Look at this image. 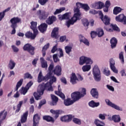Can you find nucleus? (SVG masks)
<instances>
[{
  "instance_id": "f257e3e1",
  "label": "nucleus",
  "mask_w": 126,
  "mask_h": 126,
  "mask_svg": "<svg viewBox=\"0 0 126 126\" xmlns=\"http://www.w3.org/2000/svg\"><path fill=\"white\" fill-rule=\"evenodd\" d=\"M53 74H50V76L49 77H47V75L43 77V75L42 74V71H40L38 76V82H41V81H48L49 79L50 80V82H47L45 86H44L43 85H40L38 87L37 92H34L33 94V96L35 99V100H41L42 99V95L44 94V91L45 90L47 91H54V89H53V87L52 86V84L54 83V82H56L57 81V78L54 76H52Z\"/></svg>"
},
{
  "instance_id": "f03ea898",
  "label": "nucleus",
  "mask_w": 126,
  "mask_h": 126,
  "mask_svg": "<svg viewBox=\"0 0 126 126\" xmlns=\"http://www.w3.org/2000/svg\"><path fill=\"white\" fill-rule=\"evenodd\" d=\"M83 4L80 2L76 3L77 7L74 9V14L73 16L70 20L67 21L65 23V25L68 28H69L71 25H73L77 20H80V19H81V13H80L79 8L82 7Z\"/></svg>"
},
{
  "instance_id": "7ed1b4c3",
  "label": "nucleus",
  "mask_w": 126,
  "mask_h": 126,
  "mask_svg": "<svg viewBox=\"0 0 126 126\" xmlns=\"http://www.w3.org/2000/svg\"><path fill=\"white\" fill-rule=\"evenodd\" d=\"M85 95H86V89L83 88L81 93L79 92H75L72 93L71 96L74 102H76V101H78L81 97H84Z\"/></svg>"
},
{
  "instance_id": "20e7f679",
  "label": "nucleus",
  "mask_w": 126,
  "mask_h": 126,
  "mask_svg": "<svg viewBox=\"0 0 126 126\" xmlns=\"http://www.w3.org/2000/svg\"><path fill=\"white\" fill-rule=\"evenodd\" d=\"M36 15L40 20H46L50 15V13L45 10H38L36 12Z\"/></svg>"
},
{
  "instance_id": "39448f33",
  "label": "nucleus",
  "mask_w": 126,
  "mask_h": 126,
  "mask_svg": "<svg viewBox=\"0 0 126 126\" xmlns=\"http://www.w3.org/2000/svg\"><path fill=\"white\" fill-rule=\"evenodd\" d=\"M94 77L95 81H100L101 80V73L98 66L95 65L93 68Z\"/></svg>"
},
{
  "instance_id": "423d86ee",
  "label": "nucleus",
  "mask_w": 126,
  "mask_h": 126,
  "mask_svg": "<svg viewBox=\"0 0 126 126\" xmlns=\"http://www.w3.org/2000/svg\"><path fill=\"white\" fill-rule=\"evenodd\" d=\"M84 63H86V64H92L93 63V61L90 58L82 56L80 58L79 65H83Z\"/></svg>"
},
{
  "instance_id": "0eeeda50",
  "label": "nucleus",
  "mask_w": 126,
  "mask_h": 126,
  "mask_svg": "<svg viewBox=\"0 0 126 126\" xmlns=\"http://www.w3.org/2000/svg\"><path fill=\"white\" fill-rule=\"evenodd\" d=\"M105 102L106 103L107 105H108V106H110V107H111V108L117 110V111L123 112V108L121 107V106H119V105L115 103H113L110 101V100L108 99H105Z\"/></svg>"
},
{
  "instance_id": "6e6552de",
  "label": "nucleus",
  "mask_w": 126,
  "mask_h": 126,
  "mask_svg": "<svg viewBox=\"0 0 126 126\" xmlns=\"http://www.w3.org/2000/svg\"><path fill=\"white\" fill-rule=\"evenodd\" d=\"M23 50L24 51H28V52L32 56L34 54V51L35 50V48L30 44H26L23 47Z\"/></svg>"
},
{
  "instance_id": "1a4fd4ad",
  "label": "nucleus",
  "mask_w": 126,
  "mask_h": 126,
  "mask_svg": "<svg viewBox=\"0 0 126 126\" xmlns=\"http://www.w3.org/2000/svg\"><path fill=\"white\" fill-rule=\"evenodd\" d=\"M11 26L12 27H17V24L21 22V19L17 17H13L10 20Z\"/></svg>"
},
{
  "instance_id": "9d476101",
  "label": "nucleus",
  "mask_w": 126,
  "mask_h": 126,
  "mask_svg": "<svg viewBox=\"0 0 126 126\" xmlns=\"http://www.w3.org/2000/svg\"><path fill=\"white\" fill-rule=\"evenodd\" d=\"M115 20L117 22H121L123 24H126V16L124 14H121L116 16Z\"/></svg>"
},
{
  "instance_id": "9b49d317",
  "label": "nucleus",
  "mask_w": 126,
  "mask_h": 126,
  "mask_svg": "<svg viewBox=\"0 0 126 126\" xmlns=\"http://www.w3.org/2000/svg\"><path fill=\"white\" fill-rule=\"evenodd\" d=\"M100 15L101 19L105 25H109V24H110V21H111L110 17L107 15H105L104 17V15L102 13V12H100Z\"/></svg>"
},
{
  "instance_id": "f8f14e48",
  "label": "nucleus",
  "mask_w": 126,
  "mask_h": 126,
  "mask_svg": "<svg viewBox=\"0 0 126 126\" xmlns=\"http://www.w3.org/2000/svg\"><path fill=\"white\" fill-rule=\"evenodd\" d=\"M115 60L114 59H111L110 60V67L111 69L115 73H118V69L116 68V66H115Z\"/></svg>"
},
{
  "instance_id": "ddd939ff",
  "label": "nucleus",
  "mask_w": 126,
  "mask_h": 126,
  "mask_svg": "<svg viewBox=\"0 0 126 126\" xmlns=\"http://www.w3.org/2000/svg\"><path fill=\"white\" fill-rule=\"evenodd\" d=\"M53 72L54 74H56L57 76L62 75V67L59 65H57L53 70Z\"/></svg>"
},
{
  "instance_id": "4468645a",
  "label": "nucleus",
  "mask_w": 126,
  "mask_h": 126,
  "mask_svg": "<svg viewBox=\"0 0 126 126\" xmlns=\"http://www.w3.org/2000/svg\"><path fill=\"white\" fill-rule=\"evenodd\" d=\"M110 26L113 29H106V27L104 28L106 31H108V32H113V31H117V32H120V29L119 27H118V26H117V25L111 24Z\"/></svg>"
},
{
  "instance_id": "2eb2a0df",
  "label": "nucleus",
  "mask_w": 126,
  "mask_h": 126,
  "mask_svg": "<svg viewBox=\"0 0 126 126\" xmlns=\"http://www.w3.org/2000/svg\"><path fill=\"white\" fill-rule=\"evenodd\" d=\"M57 20V17L54 15L49 16L46 20V23L48 25H52Z\"/></svg>"
},
{
  "instance_id": "dca6fc26",
  "label": "nucleus",
  "mask_w": 126,
  "mask_h": 126,
  "mask_svg": "<svg viewBox=\"0 0 126 126\" xmlns=\"http://www.w3.org/2000/svg\"><path fill=\"white\" fill-rule=\"evenodd\" d=\"M51 36L52 38H56V39H58L60 35H59V28H55L52 32L51 33Z\"/></svg>"
},
{
  "instance_id": "f3484780",
  "label": "nucleus",
  "mask_w": 126,
  "mask_h": 126,
  "mask_svg": "<svg viewBox=\"0 0 126 126\" xmlns=\"http://www.w3.org/2000/svg\"><path fill=\"white\" fill-rule=\"evenodd\" d=\"M25 36L27 38L29 39H32V40H34L35 38H36V36L38 35V33H35L33 32V34L32 32H28L27 33H25Z\"/></svg>"
},
{
  "instance_id": "a211bd4d",
  "label": "nucleus",
  "mask_w": 126,
  "mask_h": 126,
  "mask_svg": "<svg viewBox=\"0 0 126 126\" xmlns=\"http://www.w3.org/2000/svg\"><path fill=\"white\" fill-rule=\"evenodd\" d=\"M72 120V115H66L64 116L61 118L62 122H64L65 123H68Z\"/></svg>"
},
{
  "instance_id": "6ab92c4d",
  "label": "nucleus",
  "mask_w": 126,
  "mask_h": 126,
  "mask_svg": "<svg viewBox=\"0 0 126 126\" xmlns=\"http://www.w3.org/2000/svg\"><path fill=\"white\" fill-rule=\"evenodd\" d=\"M47 28H48V25L46 23L41 24L39 27L38 29L41 33H44L47 31Z\"/></svg>"
},
{
  "instance_id": "aec40b11",
  "label": "nucleus",
  "mask_w": 126,
  "mask_h": 126,
  "mask_svg": "<svg viewBox=\"0 0 126 126\" xmlns=\"http://www.w3.org/2000/svg\"><path fill=\"white\" fill-rule=\"evenodd\" d=\"M31 24V28L32 29V30H33V33H34V34H38V30H37V22H32Z\"/></svg>"
},
{
  "instance_id": "412c9836",
  "label": "nucleus",
  "mask_w": 126,
  "mask_h": 126,
  "mask_svg": "<svg viewBox=\"0 0 126 126\" xmlns=\"http://www.w3.org/2000/svg\"><path fill=\"white\" fill-rule=\"evenodd\" d=\"M79 37L81 43H83L86 46H89V45H90V43H89L88 40H87V39H86L83 35H80Z\"/></svg>"
},
{
  "instance_id": "4be33fe9",
  "label": "nucleus",
  "mask_w": 126,
  "mask_h": 126,
  "mask_svg": "<svg viewBox=\"0 0 126 126\" xmlns=\"http://www.w3.org/2000/svg\"><path fill=\"white\" fill-rule=\"evenodd\" d=\"M54 66L55 65H54V63H51L48 67L49 72L46 75V77L50 78V77L51 76V74H53V72H54V70H53V69H54Z\"/></svg>"
},
{
  "instance_id": "5701e85b",
  "label": "nucleus",
  "mask_w": 126,
  "mask_h": 126,
  "mask_svg": "<svg viewBox=\"0 0 126 126\" xmlns=\"http://www.w3.org/2000/svg\"><path fill=\"white\" fill-rule=\"evenodd\" d=\"M91 94L95 99H98L99 97V93L96 89H92L91 91Z\"/></svg>"
},
{
  "instance_id": "b1692460",
  "label": "nucleus",
  "mask_w": 126,
  "mask_h": 126,
  "mask_svg": "<svg viewBox=\"0 0 126 126\" xmlns=\"http://www.w3.org/2000/svg\"><path fill=\"white\" fill-rule=\"evenodd\" d=\"M55 94H56V95H58V96H60V97H61V98H62L63 99H65V98L64 94H63L61 90L60 85L58 86V91H55Z\"/></svg>"
},
{
  "instance_id": "393cba45",
  "label": "nucleus",
  "mask_w": 126,
  "mask_h": 126,
  "mask_svg": "<svg viewBox=\"0 0 126 126\" xmlns=\"http://www.w3.org/2000/svg\"><path fill=\"white\" fill-rule=\"evenodd\" d=\"M78 80V78L76 77L75 73H72L70 77V82L72 84H76Z\"/></svg>"
},
{
  "instance_id": "a878e982",
  "label": "nucleus",
  "mask_w": 126,
  "mask_h": 126,
  "mask_svg": "<svg viewBox=\"0 0 126 126\" xmlns=\"http://www.w3.org/2000/svg\"><path fill=\"white\" fill-rule=\"evenodd\" d=\"M118 43V40L117 38L113 37L110 40V44L112 49H115L117 47V44Z\"/></svg>"
},
{
  "instance_id": "bb28decb",
  "label": "nucleus",
  "mask_w": 126,
  "mask_h": 126,
  "mask_svg": "<svg viewBox=\"0 0 126 126\" xmlns=\"http://www.w3.org/2000/svg\"><path fill=\"white\" fill-rule=\"evenodd\" d=\"M100 105V102H95L94 100H92L89 102V106L91 108H95L99 107Z\"/></svg>"
},
{
  "instance_id": "cd10ccee",
  "label": "nucleus",
  "mask_w": 126,
  "mask_h": 126,
  "mask_svg": "<svg viewBox=\"0 0 126 126\" xmlns=\"http://www.w3.org/2000/svg\"><path fill=\"white\" fill-rule=\"evenodd\" d=\"M73 103H74V101L69 98H66L64 100V105H65V106H70V105H72Z\"/></svg>"
},
{
  "instance_id": "c85d7f7f",
  "label": "nucleus",
  "mask_w": 126,
  "mask_h": 126,
  "mask_svg": "<svg viewBox=\"0 0 126 126\" xmlns=\"http://www.w3.org/2000/svg\"><path fill=\"white\" fill-rule=\"evenodd\" d=\"M69 14H70V13H66L63 15H59V19L60 20L69 19Z\"/></svg>"
},
{
  "instance_id": "c756f323",
  "label": "nucleus",
  "mask_w": 126,
  "mask_h": 126,
  "mask_svg": "<svg viewBox=\"0 0 126 126\" xmlns=\"http://www.w3.org/2000/svg\"><path fill=\"white\" fill-rule=\"evenodd\" d=\"M40 61L41 63V67L47 68V67H48V63L47 61H45L44 58H41Z\"/></svg>"
},
{
  "instance_id": "7c9ffc66",
  "label": "nucleus",
  "mask_w": 126,
  "mask_h": 126,
  "mask_svg": "<svg viewBox=\"0 0 126 126\" xmlns=\"http://www.w3.org/2000/svg\"><path fill=\"white\" fill-rule=\"evenodd\" d=\"M51 96L52 100V106H56L57 103H58V101H59V98L55 95L51 94Z\"/></svg>"
},
{
  "instance_id": "2f4dec72",
  "label": "nucleus",
  "mask_w": 126,
  "mask_h": 126,
  "mask_svg": "<svg viewBox=\"0 0 126 126\" xmlns=\"http://www.w3.org/2000/svg\"><path fill=\"white\" fill-rule=\"evenodd\" d=\"M112 121L114 123H120L121 122V116L120 115H114L112 116Z\"/></svg>"
},
{
  "instance_id": "473e14b6",
  "label": "nucleus",
  "mask_w": 126,
  "mask_h": 126,
  "mask_svg": "<svg viewBox=\"0 0 126 126\" xmlns=\"http://www.w3.org/2000/svg\"><path fill=\"white\" fill-rule=\"evenodd\" d=\"M7 115V112H5V110H3L0 113V120L1 121H3L6 118Z\"/></svg>"
},
{
  "instance_id": "72a5a7b5",
  "label": "nucleus",
  "mask_w": 126,
  "mask_h": 126,
  "mask_svg": "<svg viewBox=\"0 0 126 126\" xmlns=\"http://www.w3.org/2000/svg\"><path fill=\"white\" fill-rule=\"evenodd\" d=\"M28 116V111H26L23 114L21 117V123H25L27 121V117Z\"/></svg>"
},
{
  "instance_id": "f704fd0d",
  "label": "nucleus",
  "mask_w": 126,
  "mask_h": 126,
  "mask_svg": "<svg viewBox=\"0 0 126 126\" xmlns=\"http://www.w3.org/2000/svg\"><path fill=\"white\" fill-rule=\"evenodd\" d=\"M82 69L84 72L89 71L91 69V65H85L83 66Z\"/></svg>"
},
{
  "instance_id": "c9c22d12",
  "label": "nucleus",
  "mask_w": 126,
  "mask_h": 126,
  "mask_svg": "<svg viewBox=\"0 0 126 126\" xmlns=\"http://www.w3.org/2000/svg\"><path fill=\"white\" fill-rule=\"evenodd\" d=\"M123 10V9L120 7H115L113 10V13L117 15V14H119L121 11Z\"/></svg>"
},
{
  "instance_id": "e433bc0d",
  "label": "nucleus",
  "mask_w": 126,
  "mask_h": 126,
  "mask_svg": "<svg viewBox=\"0 0 126 126\" xmlns=\"http://www.w3.org/2000/svg\"><path fill=\"white\" fill-rule=\"evenodd\" d=\"M50 112L52 113V114H53L54 115V117L55 119H58L59 115H60V110H54L53 109H51L50 110Z\"/></svg>"
},
{
  "instance_id": "4c0bfd02",
  "label": "nucleus",
  "mask_w": 126,
  "mask_h": 126,
  "mask_svg": "<svg viewBox=\"0 0 126 126\" xmlns=\"http://www.w3.org/2000/svg\"><path fill=\"white\" fill-rule=\"evenodd\" d=\"M64 10H65V7H63L60 9H57L53 14L54 15H57V14H59V13H61V12L64 11Z\"/></svg>"
},
{
  "instance_id": "58836bf2",
  "label": "nucleus",
  "mask_w": 126,
  "mask_h": 126,
  "mask_svg": "<svg viewBox=\"0 0 126 126\" xmlns=\"http://www.w3.org/2000/svg\"><path fill=\"white\" fill-rule=\"evenodd\" d=\"M94 125H95L96 126H105V123L98 119H96L94 121Z\"/></svg>"
},
{
  "instance_id": "ea45409f",
  "label": "nucleus",
  "mask_w": 126,
  "mask_h": 126,
  "mask_svg": "<svg viewBox=\"0 0 126 126\" xmlns=\"http://www.w3.org/2000/svg\"><path fill=\"white\" fill-rule=\"evenodd\" d=\"M72 50V46L67 45L65 47V53L66 54H67V55H69L70 53H71Z\"/></svg>"
},
{
  "instance_id": "a19ab883",
  "label": "nucleus",
  "mask_w": 126,
  "mask_h": 126,
  "mask_svg": "<svg viewBox=\"0 0 126 126\" xmlns=\"http://www.w3.org/2000/svg\"><path fill=\"white\" fill-rule=\"evenodd\" d=\"M43 120L47 121V122H52L53 123H54V122H55L54 118H53V117L49 116H43Z\"/></svg>"
},
{
  "instance_id": "79ce46f5",
  "label": "nucleus",
  "mask_w": 126,
  "mask_h": 126,
  "mask_svg": "<svg viewBox=\"0 0 126 126\" xmlns=\"http://www.w3.org/2000/svg\"><path fill=\"white\" fill-rule=\"evenodd\" d=\"M96 33L98 37H102L104 35V31L102 29H98L97 30Z\"/></svg>"
},
{
  "instance_id": "37998d69",
  "label": "nucleus",
  "mask_w": 126,
  "mask_h": 126,
  "mask_svg": "<svg viewBox=\"0 0 126 126\" xmlns=\"http://www.w3.org/2000/svg\"><path fill=\"white\" fill-rule=\"evenodd\" d=\"M23 82V79H21L19 82H18L16 86V89L15 91H18V88L20 87L22 85V83Z\"/></svg>"
},
{
  "instance_id": "c03bdc74",
  "label": "nucleus",
  "mask_w": 126,
  "mask_h": 126,
  "mask_svg": "<svg viewBox=\"0 0 126 126\" xmlns=\"http://www.w3.org/2000/svg\"><path fill=\"white\" fill-rule=\"evenodd\" d=\"M15 63L12 60H10L9 63V67L10 69H13L15 67Z\"/></svg>"
},
{
  "instance_id": "a18cd8bd",
  "label": "nucleus",
  "mask_w": 126,
  "mask_h": 126,
  "mask_svg": "<svg viewBox=\"0 0 126 126\" xmlns=\"http://www.w3.org/2000/svg\"><path fill=\"white\" fill-rule=\"evenodd\" d=\"M82 23L85 27H88V26H89V22L88 21V20L86 19H83L82 20Z\"/></svg>"
},
{
  "instance_id": "49530a36",
  "label": "nucleus",
  "mask_w": 126,
  "mask_h": 126,
  "mask_svg": "<svg viewBox=\"0 0 126 126\" xmlns=\"http://www.w3.org/2000/svg\"><path fill=\"white\" fill-rule=\"evenodd\" d=\"M33 121L34 123H39V122L40 121V117H39V115H38V114H35L33 116Z\"/></svg>"
},
{
  "instance_id": "de8ad7c7",
  "label": "nucleus",
  "mask_w": 126,
  "mask_h": 126,
  "mask_svg": "<svg viewBox=\"0 0 126 126\" xmlns=\"http://www.w3.org/2000/svg\"><path fill=\"white\" fill-rule=\"evenodd\" d=\"M119 59L121 62V63L124 64V63H125V60L124 59V52H121L119 54Z\"/></svg>"
},
{
  "instance_id": "09e8293b",
  "label": "nucleus",
  "mask_w": 126,
  "mask_h": 126,
  "mask_svg": "<svg viewBox=\"0 0 126 126\" xmlns=\"http://www.w3.org/2000/svg\"><path fill=\"white\" fill-rule=\"evenodd\" d=\"M29 90L27 88H22L21 90V94H23V95H25L27 92Z\"/></svg>"
},
{
  "instance_id": "8fccbe9b",
  "label": "nucleus",
  "mask_w": 126,
  "mask_h": 126,
  "mask_svg": "<svg viewBox=\"0 0 126 126\" xmlns=\"http://www.w3.org/2000/svg\"><path fill=\"white\" fill-rule=\"evenodd\" d=\"M73 122L74 124H76V125H81V120L78 118H74L73 119Z\"/></svg>"
},
{
  "instance_id": "3c124183",
  "label": "nucleus",
  "mask_w": 126,
  "mask_h": 126,
  "mask_svg": "<svg viewBox=\"0 0 126 126\" xmlns=\"http://www.w3.org/2000/svg\"><path fill=\"white\" fill-rule=\"evenodd\" d=\"M22 104H23V101H21L19 102L17 106V109L16 110V113H18V112L20 111V108H21V106H22Z\"/></svg>"
},
{
  "instance_id": "603ef678",
  "label": "nucleus",
  "mask_w": 126,
  "mask_h": 126,
  "mask_svg": "<svg viewBox=\"0 0 126 126\" xmlns=\"http://www.w3.org/2000/svg\"><path fill=\"white\" fill-rule=\"evenodd\" d=\"M82 7L86 11H87L89 10V9H90V7H89V6H88V4H83Z\"/></svg>"
},
{
  "instance_id": "864d4df0",
  "label": "nucleus",
  "mask_w": 126,
  "mask_h": 126,
  "mask_svg": "<svg viewBox=\"0 0 126 126\" xmlns=\"http://www.w3.org/2000/svg\"><path fill=\"white\" fill-rule=\"evenodd\" d=\"M53 58L54 63H58V62H60V59L58 57V54L53 55Z\"/></svg>"
},
{
  "instance_id": "5fc2aeb1",
  "label": "nucleus",
  "mask_w": 126,
  "mask_h": 126,
  "mask_svg": "<svg viewBox=\"0 0 126 126\" xmlns=\"http://www.w3.org/2000/svg\"><path fill=\"white\" fill-rule=\"evenodd\" d=\"M26 78H28L29 79H32V78H33V77H32V75H31L30 73H26L25 74L24 79H26Z\"/></svg>"
},
{
  "instance_id": "6e6d98bb",
  "label": "nucleus",
  "mask_w": 126,
  "mask_h": 126,
  "mask_svg": "<svg viewBox=\"0 0 126 126\" xmlns=\"http://www.w3.org/2000/svg\"><path fill=\"white\" fill-rule=\"evenodd\" d=\"M45 104H46V99H43L41 100L38 107V109H41V107L42 106V105H45Z\"/></svg>"
},
{
  "instance_id": "4d7b16f0",
  "label": "nucleus",
  "mask_w": 126,
  "mask_h": 126,
  "mask_svg": "<svg viewBox=\"0 0 126 126\" xmlns=\"http://www.w3.org/2000/svg\"><path fill=\"white\" fill-rule=\"evenodd\" d=\"M49 0H38V2L41 5H45Z\"/></svg>"
},
{
  "instance_id": "13d9d810",
  "label": "nucleus",
  "mask_w": 126,
  "mask_h": 126,
  "mask_svg": "<svg viewBox=\"0 0 126 126\" xmlns=\"http://www.w3.org/2000/svg\"><path fill=\"white\" fill-rule=\"evenodd\" d=\"M97 32L92 31L91 32V36L93 39V38H95L96 36H97Z\"/></svg>"
},
{
  "instance_id": "bf43d9fd",
  "label": "nucleus",
  "mask_w": 126,
  "mask_h": 126,
  "mask_svg": "<svg viewBox=\"0 0 126 126\" xmlns=\"http://www.w3.org/2000/svg\"><path fill=\"white\" fill-rule=\"evenodd\" d=\"M103 7H104V3H103L102 2H101L100 1H99L98 9H101L103 8Z\"/></svg>"
},
{
  "instance_id": "052dcab7",
  "label": "nucleus",
  "mask_w": 126,
  "mask_h": 126,
  "mask_svg": "<svg viewBox=\"0 0 126 126\" xmlns=\"http://www.w3.org/2000/svg\"><path fill=\"white\" fill-rule=\"evenodd\" d=\"M98 4H99L98 2H95L94 3L92 4V6L94 8H97L98 9Z\"/></svg>"
},
{
  "instance_id": "680f3d73",
  "label": "nucleus",
  "mask_w": 126,
  "mask_h": 126,
  "mask_svg": "<svg viewBox=\"0 0 126 126\" xmlns=\"http://www.w3.org/2000/svg\"><path fill=\"white\" fill-rule=\"evenodd\" d=\"M103 73H104V74H105L107 76H109V75H110V71L108 70H106V69H104Z\"/></svg>"
},
{
  "instance_id": "e2e57ef3",
  "label": "nucleus",
  "mask_w": 126,
  "mask_h": 126,
  "mask_svg": "<svg viewBox=\"0 0 126 126\" xmlns=\"http://www.w3.org/2000/svg\"><path fill=\"white\" fill-rule=\"evenodd\" d=\"M32 85H33V82L30 81L29 83L27 84L26 88L29 90V88H30L31 86H32Z\"/></svg>"
},
{
  "instance_id": "0e129e2a",
  "label": "nucleus",
  "mask_w": 126,
  "mask_h": 126,
  "mask_svg": "<svg viewBox=\"0 0 126 126\" xmlns=\"http://www.w3.org/2000/svg\"><path fill=\"white\" fill-rule=\"evenodd\" d=\"M12 49L13 50V52H14L15 53H17V52L19 51V49H18V48L16 47L14 45L12 46Z\"/></svg>"
},
{
  "instance_id": "69168bd1",
  "label": "nucleus",
  "mask_w": 126,
  "mask_h": 126,
  "mask_svg": "<svg viewBox=\"0 0 126 126\" xmlns=\"http://www.w3.org/2000/svg\"><path fill=\"white\" fill-rule=\"evenodd\" d=\"M105 6L110 7V6H111V2L109 0H107L105 3Z\"/></svg>"
},
{
  "instance_id": "338daca9",
  "label": "nucleus",
  "mask_w": 126,
  "mask_h": 126,
  "mask_svg": "<svg viewBox=\"0 0 126 126\" xmlns=\"http://www.w3.org/2000/svg\"><path fill=\"white\" fill-rule=\"evenodd\" d=\"M57 50H58V47L57 46V44L54 46L52 49L51 50V52L54 54L55 53V52H56V51H57Z\"/></svg>"
},
{
  "instance_id": "774afa93",
  "label": "nucleus",
  "mask_w": 126,
  "mask_h": 126,
  "mask_svg": "<svg viewBox=\"0 0 126 126\" xmlns=\"http://www.w3.org/2000/svg\"><path fill=\"white\" fill-rule=\"evenodd\" d=\"M89 12L90 14H97L98 13V12L94 9L91 10Z\"/></svg>"
}]
</instances>
